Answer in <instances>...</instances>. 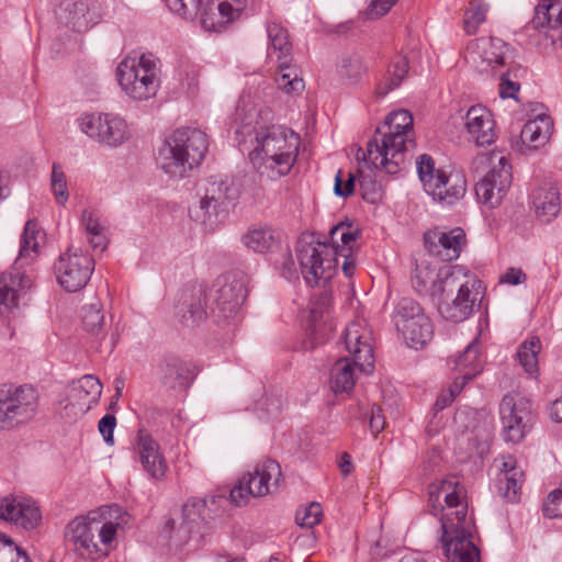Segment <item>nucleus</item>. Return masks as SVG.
<instances>
[{
	"label": "nucleus",
	"instance_id": "obj_1",
	"mask_svg": "<svg viewBox=\"0 0 562 562\" xmlns=\"http://www.w3.org/2000/svg\"><path fill=\"white\" fill-rule=\"evenodd\" d=\"M414 119L409 111L401 109L389 113L375 136L368 142V160L389 175L398 173L405 164L407 144L414 143Z\"/></svg>",
	"mask_w": 562,
	"mask_h": 562
},
{
	"label": "nucleus",
	"instance_id": "obj_2",
	"mask_svg": "<svg viewBox=\"0 0 562 562\" xmlns=\"http://www.w3.org/2000/svg\"><path fill=\"white\" fill-rule=\"evenodd\" d=\"M250 160L261 177L277 180L288 175L296 161L300 135L282 125L260 126Z\"/></svg>",
	"mask_w": 562,
	"mask_h": 562
},
{
	"label": "nucleus",
	"instance_id": "obj_3",
	"mask_svg": "<svg viewBox=\"0 0 562 562\" xmlns=\"http://www.w3.org/2000/svg\"><path fill=\"white\" fill-rule=\"evenodd\" d=\"M209 147L207 136L198 128L176 130L159 149L157 162L172 178H183L198 167Z\"/></svg>",
	"mask_w": 562,
	"mask_h": 562
},
{
	"label": "nucleus",
	"instance_id": "obj_4",
	"mask_svg": "<svg viewBox=\"0 0 562 562\" xmlns=\"http://www.w3.org/2000/svg\"><path fill=\"white\" fill-rule=\"evenodd\" d=\"M371 338L360 324H350L344 333V344L350 355L338 359L330 370V387L337 393L350 392L356 382L355 369L370 374L374 370V355Z\"/></svg>",
	"mask_w": 562,
	"mask_h": 562
},
{
	"label": "nucleus",
	"instance_id": "obj_5",
	"mask_svg": "<svg viewBox=\"0 0 562 562\" xmlns=\"http://www.w3.org/2000/svg\"><path fill=\"white\" fill-rule=\"evenodd\" d=\"M338 257L344 258L342 272L351 278L356 270V262L351 252L346 249L329 248L325 241H305L301 239L296 247V258L300 263L302 276L305 282L317 285L319 281L330 280L337 271Z\"/></svg>",
	"mask_w": 562,
	"mask_h": 562
},
{
	"label": "nucleus",
	"instance_id": "obj_6",
	"mask_svg": "<svg viewBox=\"0 0 562 562\" xmlns=\"http://www.w3.org/2000/svg\"><path fill=\"white\" fill-rule=\"evenodd\" d=\"M159 72L157 58L151 54H143L139 57H125L117 65L115 76L128 98L146 101L154 98L159 89Z\"/></svg>",
	"mask_w": 562,
	"mask_h": 562
},
{
	"label": "nucleus",
	"instance_id": "obj_7",
	"mask_svg": "<svg viewBox=\"0 0 562 562\" xmlns=\"http://www.w3.org/2000/svg\"><path fill=\"white\" fill-rule=\"evenodd\" d=\"M418 177L424 190L434 200L451 205L462 199L467 191V180L461 173L446 175L435 168L431 156L423 154L416 161Z\"/></svg>",
	"mask_w": 562,
	"mask_h": 562
},
{
	"label": "nucleus",
	"instance_id": "obj_8",
	"mask_svg": "<svg viewBox=\"0 0 562 562\" xmlns=\"http://www.w3.org/2000/svg\"><path fill=\"white\" fill-rule=\"evenodd\" d=\"M38 398L37 390L30 384L0 387V430L31 420L37 412Z\"/></svg>",
	"mask_w": 562,
	"mask_h": 562
},
{
	"label": "nucleus",
	"instance_id": "obj_9",
	"mask_svg": "<svg viewBox=\"0 0 562 562\" xmlns=\"http://www.w3.org/2000/svg\"><path fill=\"white\" fill-rule=\"evenodd\" d=\"M282 477L280 464L267 459L257 464L252 472L244 474L231 488L227 502L236 506L245 505L250 496L262 497L273 492Z\"/></svg>",
	"mask_w": 562,
	"mask_h": 562
},
{
	"label": "nucleus",
	"instance_id": "obj_10",
	"mask_svg": "<svg viewBox=\"0 0 562 562\" xmlns=\"http://www.w3.org/2000/svg\"><path fill=\"white\" fill-rule=\"evenodd\" d=\"M453 514L456 522L450 518L442 517L441 521V542L445 554L451 562H479V549L472 542L471 533L465 530L464 522L467 517V506H459Z\"/></svg>",
	"mask_w": 562,
	"mask_h": 562
},
{
	"label": "nucleus",
	"instance_id": "obj_11",
	"mask_svg": "<svg viewBox=\"0 0 562 562\" xmlns=\"http://www.w3.org/2000/svg\"><path fill=\"white\" fill-rule=\"evenodd\" d=\"M270 47L278 53L279 76L276 81L278 87L286 93H300L304 90V80L299 76L297 69L291 66L292 44L289 41L288 31L278 23L267 26Z\"/></svg>",
	"mask_w": 562,
	"mask_h": 562
},
{
	"label": "nucleus",
	"instance_id": "obj_12",
	"mask_svg": "<svg viewBox=\"0 0 562 562\" xmlns=\"http://www.w3.org/2000/svg\"><path fill=\"white\" fill-rule=\"evenodd\" d=\"M458 285L457 296L451 302H442L438 305L439 314L447 321L460 323L468 319L480 306L482 299V282L475 276L469 274L463 268V274Z\"/></svg>",
	"mask_w": 562,
	"mask_h": 562
},
{
	"label": "nucleus",
	"instance_id": "obj_13",
	"mask_svg": "<svg viewBox=\"0 0 562 562\" xmlns=\"http://www.w3.org/2000/svg\"><path fill=\"white\" fill-rule=\"evenodd\" d=\"M79 125L90 138L110 148L123 145L131 136L126 121L112 113L86 114Z\"/></svg>",
	"mask_w": 562,
	"mask_h": 562
},
{
	"label": "nucleus",
	"instance_id": "obj_14",
	"mask_svg": "<svg viewBox=\"0 0 562 562\" xmlns=\"http://www.w3.org/2000/svg\"><path fill=\"white\" fill-rule=\"evenodd\" d=\"M54 269L60 286L67 292H77L89 282L94 270V260L80 249H69L59 256Z\"/></svg>",
	"mask_w": 562,
	"mask_h": 562
},
{
	"label": "nucleus",
	"instance_id": "obj_15",
	"mask_svg": "<svg viewBox=\"0 0 562 562\" xmlns=\"http://www.w3.org/2000/svg\"><path fill=\"white\" fill-rule=\"evenodd\" d=\"M499 415L503 438L513 443L522 440L533 418L530 402L524 397L506 394L499 404Z\"/></svg>",
	"mask_w": 562,
	"mask_h": 562
},
{
	"label": "nucleus",
	"instance_id": "obj_16",
	"mask_svg": "<svg viewBox=\"0 0 562 562\" xmlns=\"http://www.w3.org/2000/svg\"><path fill=\"white\" fill-rule=\"evenodd\" d=\"M462 274L461 266L436 269L430 265L420 263L416 266L412 276V285L418 294L435 299L441 296L447 290L452 291Z\"/></svg>",
	"mask_w": 562,
	"mask_h": 562
},
{
	"label": "nucleus",
	"instance_id": "obj_17",
	"mask_svg": "<svg viewBox=\"0 0 562 562\" xmlns=\"http://www.w3.org/2000/svg\"><path fill=\"white\" fill-rule=\"evenodd\" d=\"M157 375L161 386L170 395L179 397L187 394L196 372L191 363L175 356H167L159 361Z\"/></svg>",
	"mask_w": 562,
	"mask_h": 562
},
{
	"label": "nucleus",
	"instance_id": "obj_18",
	"mask_svg": "<svg viewBox=\"0 0 562 562\" xmlns=\"http://www.w3.org/2000/svg\"><path fill=\"white\" fill-rule=\"evenodd\" d=\"M240 195L239 186L229 178L210 177L205 194L201 199V209L209 215L226 213L234 207Z\"/></svg>",
	"mask_w": 562,
	"mask_h": 562
},
{
	"label": "nucleus",
	"instance_id": "obj_19",
	"mask_svg": "<svg viewBox=\"0 0 562 562\" xmlns=\"http://www.w3.org/2000/svg\"><path fill=\"white\" fill-rule=\"evenodd\" d=\"M512 180V166L507 162L505 157H501L498 165L494 166L490 172L476 183L475 194L477 200L490 207H496L509 189Z\"/></svg>",
	"mask_w": 562,
	"mask_h": 562
},
{
	"label": "nucleus",
	"instance_id": "obj_20",
	"mask_svg": "<svg viewBox=\"0 0 562 562\" xmlns=\"http://www.w3.org/2000/svg\"><path fill=\"white\" fill-rule=\"evenodd\" d=\"M246 297L247 288L241 280L226 281L215 291L210 315L218 324L227 323L237 317Z\"/></svg>",
	"mask_w": 562,
	"mask_h": 562
},
{
	"label": "nucleus",
	"instance_id": "obj_21",
	"mask_svg": "<svg viewBox=\"0 0 562 562\" xmlns=\"http://www.w3.org/2000/svg\"><path fill=\"white\" fill-rule=\"evenodd\" d=\"M0 519L32 530L41 524L42 512L37 503L30 497L5 495L0 498Z\"/></svg>",
	"mask_w": 562,
	"mask_h": 562
},
{
	"label": "nucleus",
	"instance_id": "obj_22",
	"mask_svg": "<svg viewBox=\"0 0 562 562\" xmlns=\"http://www.w3.org/2000/svg\"><path fill=\"white\" fill-rule=\"evenodd\" d=\"M464 243L465 234L460 227H454L448 232L436 228L424 234L425 248L431 256L443 262L458 259Z\"/></svg>",
	"mask_w": 562,
	"mask_h": 562
},
{
	"label": "nucleus",
	"instance_id": "obj_23",
	"mask_svg": "<svg viewBox=\"0 0 562 562\" xmlns=\"http://www.w3.org/2000/svg\"><path fill=\"white\" fill-rule=\"evenodd\" d=\"M95 532V524L79 516L66 526L65 540L81 558L97 559L105 552L94 541Z\"/></svg>",
	"mask_w": 562,
	"mask_h": 562
},
{
	"label": "nucleus",
	"instance_id": "obj_24",
	"mask_svg": "<svg viewBox=\"0 0 562 562\" xmlns=\"http://www.w3.org/2000/svg\"><path fill=\"white\" fill-rule=\"evenodd\" d=\"M135 451L138 454V460L144 471L149 477L160 480L165 476L168 465L160 451V446L144 429H140L137 434Z\"/></svg>",
	"mask_w": 562,
	"mask_h": 562
},
{
	"label": "nucleus",
	"instance_id": "obj_25",
	"mask_svg": "<svg viewBox=\"0 0 562 562\" xmlns=\"http://www.w3.org/2000/svg\"><path fill=\"white\" fill-rule=\"evenodd\" d=\"M207 308V289L204 284L194 283L183 290L180 312L184 326H199L206 319Z\"/></svg>",
	"mask_w": 562,
	"mask_h": 562
},
{
	"label": "nucleus",
	"instance_id": "obj_26",
	"mask_svg": "<svg viewBox=\"0 0 562 562\" xmlns=\"http://www.w3.org/2000/svg\"><path fill=\"white\" fill-rule=\"evenodd\" d=\"M464 126L469 139L477 146L491 145L496 138L495 121L485 106H471L464 116Z\"/></svg>",
	"mask_w": 562,
	"mask_h": 562
},
{
	"label": "nucleus",
	"instance_id": "obj_27",
	"mask_svg": "<svg viewBox=\"0 0 562 562\" xmlns=\"http://www.w3.org/2000/svg\"><path fill=\"white\" fill-rule=\"evenodd\" d=\"M33 285L32 278L19 267L0 277V315L10 313L18 305V299Z\"/></svg>",
	"mask_w": 562,
	"mask_h": 562
},
{
	"label": "nucleus",
	"instance_id": "obj_28",
	"mask_svg": "<svg viewBox=\"0 0 562 562\" xmlns=\"http://www.w3.org/2000/svg\"><path fill=\"white\" fill-rule=\"evenodd\" d=\"M553 132L550 115L540 113L525 123L520 132L521 142L530 149H537L548 143Z\"/></svg>",
	"mask_w": 562,
	"mask_h": 562
},
{
	"label": "nucleus",
	"instance_id": "obj_29",
	"mask_svg": "<svg viewBox=\"0 0 562 562\" xmlns=\"http://www.w3.org/2000/svg\"><path fill=\"white\" fill-rule=\"evenodd\" d=\"M531 200L537 217L543 223H549L560 212V193L552 183L537 188L531 194Z\"/></svg>",
	"mask_w": 562,
	"mask_h": 562
},
{
	"label": "nucleus",
	"instance_id": "obj_30",
	"mask_svg": "<svg viewBox=\"0 0 562 562\" xmlns=\"http://www.w3.org/2000/svg\"><path fill=\"white\" fill-rule=\"evenodd\" d=\"M281 240V232L267 226H254L243 237L245 246L259 254L277 251Z\"/></svg>",
	"mask_w": 562,
	"mask_h": 562
},
{
	"label": "nucleus",
	"instance_id": "obj_31",
	"mask_svg": "<svg viewBox=\"0 0 562 562\" xmlns=\"http://www.w3.org/2000/svg\"><path fill=\"white\" fill-rule=\"evenodd\" d=\"M222 502H227V497L224 494L212 495L209 498L192 497L182 506L181 519L201 531L206 519L210 518L209 512L211 509L209 508V503L214 505Z\"/></svg>",
	"mask_w": 562,
	"mask_h": 562
},
{
	"label": "nucleus",
	"instance_id": "obj_32",
	"mask_svg": "<svg viewBox=\"0 0 562 562\" xmlns=\"http://www.w3.org/2000/svg\"><path fill=\"white\" fill-rule=\"evenodd\" d=\"M67 394L71 401L87 403L89 408H92L101 397L102 383L97 376L86 374L69 384Z\"/></svg>",
	"mask_w": 562,
	"mask_h": 562
},
{
	"label": "nucleus",
	"instance_id": "obj_33",
	"mask_svg": "<svg viewBox=\"0 0 562 562\" xmlns=\"http://www.w3.org/2000/svg\"><path fill=\"white\" fill-rule=\"evenodd\" d=\"M424 318L425 321H415L408 322L407 324H402V327L397 329L406 344L411 348L419 349L426 346L434 336V325L430 318L425 314H420L418 318Z\"/></svg>",
	"mask_w": 562,
	"mask_h": 562
},
{
	"label": "nucleus",
	"instance_id": "obj_34",
	"mask_svg": "<svg viewBox=\"0 0 562 562\" xmlns=\"http://www.w3.org/2000/svg\"><path fill=\"white\" fill-rule=\"evenodd\" d=\"M330 307V294L327 291H323L319 295L315 296L312 301V306L310 311V319H308V329L311 331V336L316 341V344H321L325 340V334L319 333L321 323H323L324 328L326 330H331V324L327 323V318L325 314L328 312Z\"/></svg>",
	"mask_w": 562,
	"mask_h": 562
},
{
	"label": "nucleus",
	"instance_id": "obj_35",
	"mask_svg": "<svg viewBox=\"0 0 562 562\" xmlns=\"http://www.w3.org/2000/svg\"><path fill=\"white\" fill-rule=\"evenodd\" d=\"M530 23L536 30L547 29L546 32L562 27L561 2L559 0H542L535 8V14Z\"/></svg>",
	"mask_w": 562,
	"mask_h": 562
},
{
	"label": "nucleus",
	"instance_id": "obj_36",
	"mask_svg": "<svg viewBox=\"0 0 562 562\" xmlns=\"http://www.w3.org/2000/svg\"><path fill=\"white\" fill-rule=\"evenodd\" d=\"M460 492L461 488L458 481L452 479L441 480L429 486V501L431 503L439 502L441 494H443L446 505L449 508H458L462 505Z\"/></svg>",
	"mask_w": 562,
	"mask_h": 562
},
{
	"label": "nucleus",
	"instance_id": "obj_37",
	"mask_svg": "<svg viewBox=\"0 0 562 562\" xmlns=\"http://www.w3.org/2000/svg\"><path fill=\"white\" fill-rule=\"evenodd\" d=\"M524 482L521 469H512L507 473H499L495 483L497 494L508 502H517Z\"/></svg>",
	"mask_w": 562,
	"mask_h": 562
},
{
	"label": "nucleus",
	"instance_id": "obj_38",
	"mask_svg": "<svg viewBox=\"0 0 562 562\" xmlns=\"http://www.w3.org/2000/svg\"><path fill=\"white\" fill-rule=\"evenodd\" d=\"M454 363L457 372L473 373V376L481 373L482 360L479 338H475L467 346L463 352L457 357Z\"/></svg>",
	"mask_w": 562,
	"mask_h": 562
},
{
	"label": "nucleus",
	"instance_id": "obj_39",
	"mask_svg": "<svg viewBox=\"0 0 562 562\" xmlns=\"http://www.w3.org/2000/svg\"><path fill=\"white\" fill-rule=\"evenodd\" d=\"M541 350V342L538 337L524 341L517 350V358L525 372L530 376H537L539 372L538 353Z\"/></svg>",
	"mask_w": 562,
	"mask_h": 562
},
{
	"label": "nucleus",
	"instance_id": "obj_40",
	"mask_svg": "<svg viewBox=\"0 0 562 562\" xmlns=\"http://www.w3.org/2000/svg\"><path fill=\"white\" fill-rule=\"evenodd\" d=\"M83 328L98 339L105 337V322L102 306L99 302L85 305L81 311Z\"/></svg>",
	"mask_w": 562,
	"mask_h": 562
},
{
	"label": "nucleus",
	"instance_id": "obj_41",
	"mask_svg": "<svg viewBox=\"0 0 562 562\" xmlns=\"http://www.w3.org/2000/svg\"><path fill=\"white\" fill-rule=\"evenodd\" d=\"M359 232L352 231L351 224H347L345 222H340L337 225L333 226L329 231V243L327 244L329 248L346 249V252H351L352 243L356 241Z\"/></svg>",
	"mask_w": 562,
	"mask_h": 562
},
{
	"label": "nucleus",
	"instance_id": "obj_42",
	"mask_svg": "<svg viewBox=\"0 0 562 562\" xmlns=\"http://www.w3.org/2000/svg\"><path fill=\"white\" fill-rule=\"evenodd\" d=\"M423 313H425L424 308L415 300L411 297L401 299L394 308V323L396 329H400L402 324L411 323L415 321V318L420 322V317L418 318V316ZM422 321L425 319L422 317Z\"/></svg>",
	"mask_w": 562,
	"mask_h": 562
},
{
	"label": "nucleus",
	"instance_id": "obj_43",
	"mask_svg": "<svg viewBox=\"0 0 562 562\" xmlns=\"http://www.w3.org/2000/svg\"><path fill=\"white\" fill-rule=\"evenodd\" d=\"M483 58L488 65H504L507 45L498 37L482 38Z\"/></svg>",
	"mask_w": 562,
	"mask_h": 562
},
{
	"label": "nucleus",
	"instance_id": "obj_44",
	"mask_svg": "<svg viewBox=\"0 0 562 562\" xmlns=\"http://www.w3.org/2000/svg\"><path fill=\"white\" fill-rule=\"evenodd\" d=\"M50 190L57 204L65 205L67 203L69 198L67 177L58 162H54L52 167Z\"/></svg>",
	"mask_w": 562,
	"mask_h": 562
},
{
	"label": "nucleus",
	"instance_id": "obj_45",
	"mask_svg": "<svg viewBox=\"0 0 562 562\" xmlns=\"http://www.w3.org/2000/svg\"><path fill=\"white\" fill-rule=\"evenodd\" d=\"M165 531L169 533L170 539L176 546L181 547L186 544L194 533H200V530L186 524L181 519V522L176 527L173 520H169L165 526Z\"/></svg>",
	"mask_w": 562,
	"mask_h": 562
},
{
	"label": "nucleus",
	"instance_id": "obj_46",
	"mask_svg": "<svg viewBox=\"0 0 562 562\" xmlns=\"http://www.w3.org/2000/svg\"><path fill=\"white\" fill-rule=\"evenodd\" d=\"M323 512L321 505L313 502L296 512L295 521L301 527L313 528L319 524Z\"/></svg>",
	"mask_w": 562,
	"mask_h": 562
},
{
	"label": "nucleus",
	"instance_id": "obj_47",
	"mask_svg": "<svg viewBox=\"0 0 562 562\" xmlns=\"http://www.w3.org/2000/svg\"><path fill=\"white\" fill-rule=\"evenodd\" d=\"M366 70L362 58L358 55L342 57L339 66V74L349 79H358Z\"/></svg>",
	"mask_w": 562,
	"mask_h": 562
},
{
	"label": "nucleus",
	"instance_id": "obj_48",
	"mask_svg": "<svg viewBox=\"0 0 562 562\" xmlns=\"http://www.w3.org/2000/svg\"><path fill=\"white\" fill-rule=\"evenodd\" d=\"M90 409L91 408H89V405L87 403L71 401L67 395L65 404L59 411V415L67 423H74L78 420L80 417H82L85 414H87Z\"/></svg>",
	"mask_w": 562,
	"mask_h": 562
},
{
	"label": "nucleus",
	"instance_id": "obj_49",
	"mask_svg": "<svg viewBox=\"0 0 562 562\" xmlns=\"http://www.w3.org/2000/svg\"><path fill=\"white\" fill-rule=\"evenodd\" d=\"M38 234L35 221H27L21 238L20 259L26 257L30 251H35L38 244L36 235Z\"/></svg>",
	"mask_w": 562,
	"mask_h": 562
},
{
	"label": "nucleus",
	"instance_id": "obj_50",
	"mask_svg": "<svg viewBox=\"0 0 562 562\" xmlns=\"http://www.w3.org/2000/svg\"><path fill=\"white\" fill-rule=\"evenodd\" d=\"M486 9L483 5L470 3V8L464 13V30L468 34H474L480 24L485 21Z\"/></svg>",
	"mask_w": 562,
	"mask_h": 562
},
{
	"label": "nucleus",
	"instance_id": "obj_51",
	"mask_svg": "<svg viewBox=\"0 0 562 562\" xmlns=\"http://www.w3.org/2000/svg\"><path fill=\"white\" fill-rule=\"evenodd\" d=\"M543 515L548 518L562 517V487L552 491L542 506Z\"/></svg>",
	"mask_w": 562,
	"mask_h": 562
},
{
	"label": "nucleus",
	"instance_id": "obj_52",
	"mask_svg": "<svg viewBox=\"0 0 562 562\" xmlns=\"http://www.w3.org/2000/svg\"><path fill=\"white\" fill-rule=\"evenodd\" d=\"M356 178L352 172H348L347 177H344L342 170H338L335 176L334 193L340 198H348L355 191Z\"/></svg>",
	"mask_w": 562,
	"mask_h": 562
},
{
	"label": "nucleus",
	"instance_id": "obj_53",
	"mask_svg": "<svg viewBox=\"0 0 562 562\" xmlns=\"http://www.w3.org/2000/svg\"><path fill=\"white\" fill-rule=\"evenodd\" d=\"M408 68L409 65L406 56L400 55L395 58L392 64V70L390 75V79L393 81V87H400L408 72Z\"/></svg>",
	"mask_w": 562,
	"mask_h": 562
},
{
	"label": "nucleus",
	"instance_id": "obj_54",
	"mask_svg": "<svg viewBox=\"0 0 562 562\" xmlns=\"http://www.w3.org/2000/svg\"><path fill=\"white\" fill-rule=\"evenodd\" d=\"M116 426V418L112 414L104 415L98 424V429L108 445L114 443L113 432Z\"/></svg>",
	"mask_w": 562,
	"mask_h": 562
},
{
	"label": "nucleus",
	"instance_id": "obj_55",
	"mask_svg": "<svg viewBox=\"0 0 562 562\" xmlns=\"http://www.w3.org/2000/svg\"><path fill=\"white\" fill-rule=\"evenodd\" d=\"M519 88H520L519 83L517 81H513L509 78L508 72H504L501 75L499 97L502 99H507V98L516 99Z\"/></svg>",
	"mask_w": 562,
	"mask_h": 562
},
{
	"label": "nucleus",
	"instance_id": "obj_56",
	"mask_svg": "<svg viewBox=\"0 0 562 562\" xmlns=\"http://www.w3.org/2000/svg\"><path fill=\"white\" fill-rule=\"evenodd\" d=\"M216 12L218 13L221 23H223L224 26L233 22L240 14L238 11H235L232 2L225 0L217 3Z\"/></svg>",
	"mask_w": 562,
	"mask_h": 562
},
{
	"label": "nucleus",
	"instance_id": "obj_57",
	"mask_svg": "<svg viewBox=\"0 0 562 562\" xmlns=\"http://www.w3.org/2000/svg\"><path fill=\"white\" fill-rule=\"evenodd\" d=\"M201 24L206 31L221 32L225 26L221 23L218 13L210 9L201 14Z\"/></svg>",
	"mask_w": 562,
	"mask_h": 562
},
{
	"label": "nucleus",
	"instance_id": "obj_58",
	"mask_svg": "<svg viewBox=\"0 0 562 562\" xmlns=\"http://www.w3.org/2000/svg\"><path fill=\"white\" fill-rule=\"evenodd\" d=\"M82 224L88 235H93L103 232V226L100 224L99 217L94 212L85 210L82 213Z\"/></svg>",
	"mask_w": 562,
	"mask_h": 562
},
{
	"label": "nucleus",
	"instance_id": "obj_59",
	"mask_svg": "<svg viewBox=\"0 0 562 562\" xmlns=\"http://www.w3.org/2000/svg\"><path fill=\"white\" fill-rule=\"evenodd\" d=\"M371 432L376 436L384 429L385 426V417L383 415V411L380 406L373 405L371 407V415L369 420Z\"/></svg>",
	"mask_w": 562,
	"mask_h": 562
},
{
	"label": "nucleus",
	"instance_id": "obj_60",
	"mask_svg": "<svg viewBox=\"0 0 562 562\" xmlns=\"http://www.w3.org/2000/svg\"><path fill=\"white\" fill-rule=\"evenodd\" d=\"M544 41H550V45L558 57L562 58V27L544 32Z\"/></svg>",
	"mask_w": 562,
	"mask_h": 562
},
{
	"label": "nucleus",
	"instance_id": "obj_61",
	"mask_svg": "<svg viewBox=\"0 0 562 562\" xmlns=\"http://www.w3.org/2000/svg\"><path fill=\"white\" fill-rule=\"evenodd\" d=\"M527 279L526 273L519 268H509L501 278V281L512 285L524 283Z\"/></svg>",
	"mask_w": 562,
	"mask_h": 562
},
{
	"label": "nucleus",
	"instance_id": "obj_62",
	"mask_svg": "<svg viewBox=\"0 0 562 562\" xmlns=\"http://www.w3.org/2000/svg\"><path fill=\"white\" fill-rule=\"evenodd\" d=\"M397 0H372L370 4V14L382 16L386 14Z\"/></svg>",
	"mask_w": 562,
	"mask_h": 562
},
{
	"label": "nucleus",
	"instance_id": "obj_63",
	"mask_svg": "<svg viewBox=\"0 0 562 562\" xmlns=\"http://www.w3.org/2000/svg\"><path fill=\"white\" fill-rule=\"evenodd\" d=\"M473 378V373L458 372L448 391L452 393L454 396L459 395L463 387L467 385V383L471 381Z\"/></svg>",
	"mask_w": 562,
	"mask_h": 562
},
{
	"label": "nucleus",
	"instance_id": "obj_64",
	"mask_svg": "<svg viewBox=\"0 0 562 562\" xmlns=\"http://www.w3.org/2000/svg\"><path fill=\"white\" fill-rule=\"evenodd\" d=\"M97 532H99V538H100L101 542L104 546H108L114 539V536L116 533V525L111 521L105 522V524H103V526L100 529L97 527Z\"/></svg>",
	"mask_w": 562,
	"mask_h": 562
}]
</instances>
